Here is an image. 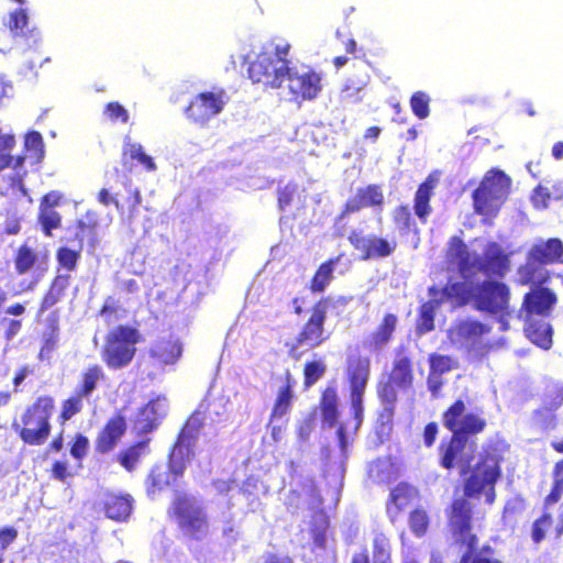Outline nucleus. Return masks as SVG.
Returning <instances> with one entry per match:
<instances>
[{"label": "nucleus", "mask_w": 563, "mask_h": 563, "mask_svg": "<svg viewBox=\"0 0 563 563\" xmlns=\"http://www.w3.org/2000/svg\"><path fill=\"white\" fill-rule=\"evenodd\" d=\"M553 518L548 510H543L542 515L532 523L531 538L536 544H539L545 538L547 530L552 526Z\"/></svg>", "instance_id": "680f3d73"}, {"label": "nucleus", "mask_w": 563, "mask_h": 563, "mask_svg": "<svg viewBox=\"0 0 563 563\" xmlns=\"http://www.w3.org/2000/svg\"><path fill=\"white\" fill-rule=\"evenodd\" d=\"M526 336L536 345L543 350L552 346V328L544 320H536L534 318H525Z\"/></svg>", "instance_id": "58836bf2"}, {"label": "nucleus", "mask_w": 563, "mask_h": 563, "mask_svg": "<svg viewBox=\"0 0 563 563\" xmlns=\"http://www.w3.org/2000/svg\"><path fill=\"white\" fill-rule=\"evenodd\" d=\"M562 493L563 481L554 479L550 493L544 498L543 510H548L549 506L556 504L561 499Z\"/></svg>", "instance_id": "69168bd1"}, {"label": "nucleus", "mask_w": 563, "mask_h": 563, "mask_svg": "<svg viewBox=\"0 0 563 563\" xmlns=\"http://www.w3.org/2000/svg\"><path fill=\"white\" fill-rule=\"evenodd\" d=\"M125 431L126 420L124 416L121 413L113 415L106 421L96 438V451L100 454L109 453L117 446Z\"/></svg>", "instance_id": "aec40b11"}, {"label": "nucleus", "mask_w": 563, "mask_h": 563, "mask_svg": "<svg viewBox=\"0 0 563 563\" xmlns=\"http://www.w3.org/2000/svg\"><path fill=\"white\" fill-rule=\"evenodd\" d=\"M205 426V418L198 410L194 411L180 428L168 453V465L178 475H184L187 465L195 457V446Z\"/></svg>", "instance_id": "9d476101"}, {"label": "nucleus", "mask_w": 563, "mask_h": 563, "mask_svg": "<svg viewBox=\"0 0 563 563\" xmlns=\"http://www.w3.org/2000/svg\"><path fill=\"white\" fill-rule=\"evenodd\" d=\"M71 284V275L68 273L56 272L52 278L46 291L41 298L36 316L40 317L44 312L51 310L60 302L65 297Z\"/></svg>", "instance_id": "bb28decb"}, {"label": "nucleus", "mask_w": 563, "mask_h": 563, "mask_svg": "<svg viewBox=\"0 0 563 563\" xmlns=\"http://www.w3.org/2000/svg\"><path fill=\"white\" fill-rule=\"evenodd\" d=\"M343 256L344 254L341 253L334 257H330L317 267L309 282V290L312 294H322L325 291L334 279V268Z\"/></svg>", "instance_id": "72a5a7b5"}, {"label": "nucleus", "mask_w": 563, "mask_h": 563, "mask_svg": "<svg viewBox=\"0 0 563 563\" xmlns=\"http://www.w3.org/2000/svg\"><path fill=\"white\" fill-rule=\"evenodd\" d=\"M430 102V96L421 90L413 92L409 100L412 113L420 120L427 119L429 117Z\"/></svg>", "instance_id": "6e6d98bb"}, {"label": "nucleus", "mask_w": 563, "mask_h": 563, "mask_svg": "<svg viewBox=\"0 0 563 563\" xmlns=\"http://www.w3.org/2000/svg\"><path fill=\"white\" fill-rule=\"evenodd\" d=\"M391 221L400 234L418 233V229L408 205H399L391 212Z\"/></svg>", "instance_id": "c03bdc74"}, {"label": "nucleus", "mask_w": 563, "mask_h": 563, "mask_svg": "<svg viewBox=\"0 0 563 563\" xmlns=\"http://www.w3.org/2000/svg\"><path fill=\"white\" fill-rule=\"evenodd\" d=\"M18 538V530L14 527L0 528V550L4 551Z\"/></svg>", "instance_id": "338daca9"}, {"label": "nucleus", "mask_w": 563, "mask_h": 563, "mask_svg": "<svg viewBox=\"0 0 563 563\" xmlns=\"http://www.w3.org/2000/svg\"><path fill=\"white\" fill-rule=\"evenodd\" d=\"M295 379L289 371L285 373V384L279 388L272 412L269 415V422L274 419L282 418L289 412L292 404L294 393L292 388Z\"/></svg>", "instance_id": "ea45409f"}, {"label": "nucleus", "mask_w": 563, "mask_h": 563, "mask_svg": "<svg viewBox=\"0 0 563 563\" xmlns=\"http://www.w3.org/2000/svg\"><path fill=\"white\" fill-rule=\"evenodd\" d=\"M169 515L181 532L190 539L200 540L208 533L209 522L206 511L188 496H177L173 500Z\"/></svg>", "instance_id": "ddd939ff"}, {"label": "nucleus", "mask_w": 563, "mask_h": 563, "mask_svg": "<svg viewBox=\"0 0 563 563\" xmlns=\"http://www.w3.org/2000/svg\"><path fill=\"white\" fill-rule=\"evenodd\" d=\"M528 253L544 266L563 263V243L558 238L533 244Z\"/></svg>", "instance_id": "7c9ffc66"}, {"label": "nucleus", "mask_w": 563, "mask_h": 563, "mask_svg": "<svg viewBox=\"0 0 563 563\" xmlns=\"http://www.w3.org/2000/svg\"><path fill=\"white\" fill-rule=\"evenodd\" d=\"M510 187L511 179L505 172L489 170L473 191L474 211L484 217H495L507 199Z\"/></svg>", "instance_id": "6e6552de"}, {"label": "nucleus", "mask_w": 563, "mask_h": 563, "mask_svg": "<svg viewBox=\"0 0 563 563\" xmlns=\"http://www.w3.org/2000/svg\"><path fill=\"white\" fill-rule=\"evenodd\" d=\"M150 442L151 439L146 438L130 444L117 454V461L128 472L134 471L140 460L150 454Z\"/></svg>", "instance_id": "4c0bfd02"}, {"label": "nucleus", "mask_w": 563, "mask_h": 563, "mask_svg": "<svg viewBox=\"0 0 563 563\" xmlns=\"http://www.w3.org/2000/svg\"><path fill=\"white\" fill-rule=\"evenodd\" d=\"M439 183L437 172L430 173L427 178L418 186L413 196V211L422 224L428 222L432 213L431 198Z\"/></svg>", "instance_id": "a878e982"}, {"label": "nucleus", "mask_w": 563, "mask_h": 563, "mask_svg": "<svg viewBox=\"0 0 563 563\" xmlns=\"http://www.w3.org/2000/svg\"><path fill=\"white\" fill-rule=\"evenodd\" d=\"M86 397L74 391L69 397L64 399L60 405V411L58 413V422L63 426L76 415L80 413L84 409V400Z\"/></svg>", "instance_id": "49530a36"}, {"label": "nucleus", "mask_w": 563, "mask_h": 563, "mask_svg": "<svg viewBox=\"0 0 563 563\" xmlns=\"http://www.w3.org/2000/svg\"><path fill=\"white\" fill-rule=\"evenodd\" d=\"M474 285L468 282L448 283L442 289L437 286L429 287L428 294L441 299V303L450 301L456 307H463L468 302L474 305Z\"/></svg>", "instance_id": "412c9836"}, {"label": "nucleus", "mask_w": 563, "mask_h": 563, "mask_svg": "<svg viewBox=\"0 0 563 563\" xmlns=\"http://www.w3.org/2000/svg\"><path fill=\"white\" fill-rule=\"evenodd\" d=\"M291 45L271 38L249 63L247 77L263 90L287 89L297 103L316 99L322 90V78L313 69L299 73L290 59Z\"/></svg>", "instance_id": "f257e3e1"}, {"label": "nucleus", "mask_w": 563, "mask_h": 563, "mask_svg": "<svg viewBox=\"0 0 563 563\" xmlns=\"http://www.w3.org/2000/svg\"><path fill=\"white\" fill-rule=\"evenodd\" d=\"M89 439L84 433H75L69 443L70 455L78 461V467H81V461L88 454L89 451Z\"/></svg>", "instance_id": "052dcab7"}, {"label": "nucleus", "mask_w": 563, "mask_h": 563, "mask_svg": "<svg viewBox=\"0 0 563 563\" xmlns=\"http://www.w3.org/2000/svg\"><path fill=\"white\" fill-rule=\"evenodd\" d=\"M501 462L503 455L497 448L484 449L472 466L470 474L464 478V494L460 498H465L472 504L470 498H478L484 494L485 501L488 505L494 504L496 499L495 486L503 474Z\"/></svg>", "instance_id": "423d86ee"}, {"label": "nucleus", "mask_w": 563, "mask_h": 563, "mask_svg": "<svg viewBox=\"0 0 563 563\" xmlns=\"http://www.w3.org/2000/svg\"><path fill=\"white\" fill-rule=\"evenodd\" d=\"M371 376V360L362 355H349L346 358L345 377L349 385L350 409L353 431L356 432L364 417V395Z\"/></svg>", "instance_id": "1a4fd4ad"}, {"label": "nucleus", "mask_w": 563, "mask_h": 563, "mask_svg": "<svg viewBox=\"0 0 563 563\" xmlns=\"http://www.w3.org/2000/svg\"><path fill=\"white\" fill-rule=\"evenodd\" d=\"M122 158L124 163L126 161H137L148 172L156 169L153 158L144 153L142 145L139 143L126 142L123 146Z\"/></svg>", "instance_id": "de8ad7c7"}, {"label": "nucleus", "mask_w": 563, "mask_h": 563, "mask_svg": "<svg viewBox=\"0 0 563 563\" xmlns=\"http://www.w3.org/2000/svg\"><path fill=\"white\" fill-rule=\"evenodd\" d=\"M38 223L46 236L53 235V230L60 228L62 217L52 208L43 207L38 210Z\"/></svg>", "instance_id": "5fc2aeb1"}, {"label": "nucleus", "mask_w": 563, "mask_h": 563, "mask_svg": "<svg viewBox=\"0 0 563 563\" xmlns=\"http://www.w3.org/2000/svg\"><path fill=\"white\" fill-rule=\"evenodd\" d=\"M550 279L545 266L527 253L526 261L517 268V283L520 285L542 286Z\"/></svg>", "instance_id": "c85d7f7f"}, {"label": "nucleus", "mask_w": 563, "mask_h": 563, "mask_svg": "<svg viewBox=\"0 0 563 563\" xmlns=\"http://www.w3.org/2000/svg\"><path fill=\"white\" fill-rule=\"evenodd\" d=\"M228 101L229 97L223 88H213L197 93L185 108V113L192 123L203 126L223 111Z\"/></svg>", "instance_id": "4468645a"}, {"label": "nucleus", "mask_w": 563, "mask_h": 563, "mask_svg": "<svg viewBox=\"0 0 563 563\" xmlns=\"http://www.w3.org/2000/svg\"><path fill=\"white\" fill-rule=\"evenodd\" d=\"M24 151L30 153V157L35 164H40L45 156L44 141L42 134L37 131H30L24 136Z\"/></svg>", "instance_id": "8fccbe9b"}, {"label": "nucleus", "mask_w": 563, "mask_h": 563, "mask_svg": "<svg viewBox=\"0 0 563 563\" xmlns=\"http://www.w3.org/2000/svg\"><path fill=\"white\" fill-rule=\"evenodd\" d=\"M398 385L386 379L377 384V397L383 405L384 412L387 417H393L396 410V404L398 400Z\"/></svg>", "instance_id": "37998d69"}, {"label": "nucleus", "mask_w": 563, "mask_h": 563, "mask_svg": "<svg viewBox=\"0 0 563 563\" xmlns=\"http://www.w3.org/2000/svg\"><path fill=\"white\" fill-rule=\"evenodd\" d=\"M183 475L174 472L173 467L164 465H154L146 478L148 493L162 492L168 487L175 486Z\"/></svg>", "instance_id": "c9c22d12"}, {"label": "nucleus", "mask_w": 563, "mask_h": 563, "mask_svg": "<svg viewBox=\"0 0 563 563\" xmlns=\"http://www.w3.org/2000/svg\"><path fill=\"white\" fill-rule=\"evenodd\" d=\"M409 527L411 532L417 537H422L427 533L429 528L430 518L428 512L422 508L413 509L409 515Z\"/></svg>", "instance_id": "4d7b16f0"}, {"label": "nucleus", "mask_w": 563, "mask_h": 563, "mask_svg": "<svg viewBox=\"0 0 563 563\" xmlns=\"http://www.w3.org/2000/svg\"><path fill=\"white\" fill-rule=\"evenodd\" d=\"M441 305V299L431 297L419 307L416 322V331L418 334H426L434 330L435 313Z\"/></svg>", "instance_id": "a19ab883"}, {"label": "nucleus", "mask_w": 563, "mask_h": 563, "mask_svg": "<svg viewBox=\"0 0 563 563\" xmlns=\"http://www.w3.org/2000/svg\"><path fill=\"white\" fill-rule=\"evenodd\" d=\"M319 410L321 413L322 422L329 427L336 428V438L339 448L342 453L347 450V433L346 427L343 423H339L340 418V397L335 386H327L320 395Z\"/></svg>", "instance_id": "dca6fc26"}, {"label": "nucleus", "mask_w": 563, "mask_h": 563, "mask_svg": "<svg viewBox=\"0 0 563 563\" xmlns=\"http://www.w3.org/2000/svg\"><path fill=\"white\" fill-rule=\"evenodd\" d=\"M398 325V317L393 312L383 316L377 327L364 340L363 346L372 353L383 351L394 339Z\"/></svg>", "instance_id": "5701e85b"}, {"label": "nucleus", "mask_w": 563, "mask_h": 563, "mask_svg": "<svg viewBox=\"0 0 563 563\" xmlns=\"http://www.w3.org/2000/svg\"><path fill=\"white\" fill-rule=\"evenodd\" d=\"M490 332L492 325L488 323L466 318L453 323L449 330V338L474 357L483 358L488 355L494 345L492 342L485 341V336Z\"/></svg>", "instance_id": "9b49d317"}, {"label": "nucleus", "mask_w": 563, "mask_h": 563, "mask_svg": "<svg viewBox=\"0 0 563 563\" xmlns=\"http://www.w3.org/2000/svg\"><path fill=\"white\" fill-rule=\"evenodd\" d=\"M40 262L38 253L27 243H22L13 256L14 269L18 275H25L34 269Z\"/></svg>", "instance_id": "79ce46f5"}, {"label": "nucleus", "mask_w": 563, "mask_h": 563, "mask_svg": "<svg viewBox=\"0 0 563 563\" xmlns=\"http://www.w3.org/2000/svg\"><path fill=\"white\" fill-rule=\"evenodd\" d=\"M384 192L379 185L369 184L356 190L355 196L349 198L344 203L339 220H343L352 213H356L365 208L382 209L384 206Z\"/></svg>", "instance_id": "a211bd4d"}, {"label": "nucleus", "mask_w": 563, "mask_h": 563, "mask_svg": "<svg viewBox=\"0 0 563 563\" xmlns=\"http://www.w3.org/2000/svg\"><path fill=\"white\" fill-rule=\"evenodd\" d=\"M115 173L118 176L122 178V184L126 188L128 197L125 199V202H122L120 200L119 194L112 195L107 188H102L98 192V201L106 207L113 205L119 211H122L124 209V205L126 203L129 212L134 213L141 203L140 190L133 188L131 185V180L126 176L120 175L119 169H115Z\"/></svg>", "instance_id": "cd10ccee"}, {"label": "nucleus", "mask_w": 563, "mask_h": 563, "mask_svg": "<svg viewBox=\"0 0 563 563\" xmlns=\"http://www.w3.org/2000/svg\"><path fill=\"white\" fill-rule=\"evenodd\" d=\"M56 262H57V271L63 273L75 272L78 267L79 261L81 258V247L78 250H73L68 246H60L56 250Z\"/></svg>", "instance_id": "a18cd8bd"}, {"label": "nucleus", "mask_w": 563, "mask_h": 563, "mask_svg": "<svg viewBox=\"0 0 563 563\" xmlns=\"http://www.w3.org/2000/svg\"><path fill=\"white\" fill-rule=\"evenodd\" d=\"M54 411V397L38 396L24 408L18 419L12 421V429L23 444L42 446L51 437Z\"/></svg>", "instance_id": "20e7f679"}, {"label": "nucleus", "mask_w": 563, "mask_h": 563, "mask_svg": "<svg viewBox=\"0 0 563 563\" xmlns=\"http://www.w3.org/2000/svg\"><path fill=\"white\" fill-rule=\"evenodd\" d=\"M165 402L166 398L158 396L151 399L140 409L135 420V428L139 433H150L159 426L162 419L166 415Z\"/></svg>", "instance_id": "393cba45"}, {"label": "nucleus", "mask_w": 563, "mask_h": 563, "mask_svg": "<svg viewBox=\"0 0 563 563\" xmlns=\"http://www.w3.org/2000/svg\"><path fill=\"white\" fill-rule=\"evenodd\" d=\"M183 354V344L174 336L157 340L148 350V356L154 365L164 368L178 362Z\"/></svg>", "instance_id": "b1692460"}, {"label": "nucleus", "mask_w": 563, "mask_h": 563, "mask_svg": "<svg viewBox=\"0 0 563 563\" xmlns=\"http://www.w3.org/2000/svg\"><path fill=\"white\" fill-rule=\"evenodd\" d=\"M510 254L497 242H488L482 256L475 261L474 273L492 278H503L510 271Z\"/></svg>", "instance_id": "f3484780"}, {"label": "nucleus", "mask_w": 563, "mask_h": 563, "mask_svg": "<svg viewBox=\"0 0 563 563\" xmlns=\"http://www.w3.org/2000/svg\"><path fill=\"white\" fill-rule=\"evenodd\" d=\"M106 380V373L99 364L88 365L79 376V382L75 391L79 393L89 400L99 385Z\"/></svg>", "instance_id": "e433bc0d"}, {"label": "nucleus", "mask_w": 563, "mask_h": 563, "mask_svg": "<svg viewBox=\"0 0 563 563\" xmlns=\"http://www.w3.org/2000/svg\"><path fill=\"white\" fill-rule=\"evenodd\" d=\"M325 372L327 365L322 358L306 362L302 368L305 388L313 386L324 376Z\"/></svg>", "instance_id": "3c124183"}, {"label": "nucleus", "mask_w": 563, "mask_h": 563, "mask_svg": "<svg viewBox=\"0 0 563 563\" xmlns=\"http://www.w3.org/2000/svg\"><path fill=\"white\" fill-rule=\"evenodd\" d=\"M16 146V137L13 133H4L0 130V174L7 168L15 172H27L24 168L26 155H12V151Z\"/></svg>", "instance_id": "c756f323"}, {"label": "nucleus", "mask_w": 563, "mask_h": 563, "mask_svg": "<svg viewBox=\"0 0 563 563\" xmlns=\"http://www.w3.org/2000/svg\"><path fill=\"white\" fill-rule=\"evenodd\" d=\"M48 473L51 479L69 485L77 475V470L70 465L67 459L63 457L53 461Z\"/></svg>", "instance_id": "09e8293b"}, {"label": "nucleus", "mask_w": 563, "mask_h": 563, "mask_svg": "<svg viewBox=\"0 0 563 563\" xmlns=\"http://www.w3.org/2000/svg\"><path fill=\"white\" fill-rule=\"evenodd\" d=\"M556 301V295L550 288L538 286L523 296L520 310L525 313V318L547 317Z\"/></svg>", "instance_id": "6ab92c4d"}, {"label": "nucleus", "mask_w": 563, "mask_h": 563, "mask_svg": "<svg viewBox=\"0 0 563 563\" xmlns=\"http://www.w3.org/2000/svg\"><path fill=\"white\" fill-rule=\"evenodd\" d=\"M142 341L140 331L129 324H119L104 336L100 356L111 371L128 367L136 355V345Z\"/></svg>", "instance_id": "0eeeda50"}, {"label": "nucleus", "mask_w": 563, "mask_h": 563, "mask_svg": "<svg viewBox=\"0 0 563 563\" xmlns=\"http://www.w3.org/2000/svg\"><path fill=\"white\" fill-rule=\"evenodd\" d=\"M373 556L376 563H390L389 542L382 533L373 540Z\"/></svg>", "instance_id": "e2e57ef3"}, {"label": "nucleus", "mask_w": 563, "mask_h": 563, "mask_svg": "<svg viewBox=\"0 0 563 563\" xmlns=\"http://www.w3.org/2000/svg\"><path fill=\"white\" fill-rule=\"evenodd\" d=\"M103 117L111 123L126 124L130 120L129 111L118 101H110L104 106Z\"/></svg>", "instance_id": "bf43d9fd"}, {"label": "nucleus", "mask_w": 563, "mask_h": 563, "mask_svg": "<svg viewBox=\"0 0 563 563\" xmlns=\"http://www.w3.org/2000/svg\"><path fill=\"white\" fill-rule=\"evenodd\" d=\"M441 421L451 435L438 446L440 467L445 471L459 468L461 475L470 474L475 449L472 442L467 452L468 442L486 429V419L482 413L467 412L465 401L459 398L442 412Z\"/></svg>", "instance_id": "f03ea898"}, {"label": "nucleus", "mask_w": 563, "mask_h": 563, "mask_svg": "<svg viewBox=\"0 0 563 563\" xmlns=\"http://www.w3.org/2000/svg\"><path fill=\"white\" fill-rule=\"evenodd\" d=\"M439 427L437 422H429L426 424L423 429V443L427 448H431L438 437Z\"/></svg>", "instance_id": "774afa93"}, {"label": "nucleus", "mask_w": 563, "mask_h": 563, "mask_svg": "<svg viewBox=\"0 0 563 563\" xmlns=\"http://www.w3.org/2000/svg\"><path fill=\"white\" fill-rule=\"evenodd\" d=\"M298 195V185L295 181H289L283 187L277 188V206L279 210H285L289 207L295 197Z\"/></svg>", "instance_id": "0e129e2a"}, {"label": "nucleus", "mask_w": 563, "mask_h": 563, "mask_svg": "<svg viewBox=\"0 0 563 563\" xmlns=\"http://www.w3.org/2000/svg\"><path fill=\"white\" fill-rule=\"evenodd\" d=\"M444 260L449 266L456 267L463 277L474 274L475 261L472 260L467 245L459 235L449 239Z\"/></svg>", "instance_id": "4be33fe9"}, {"label": "nucleus", "mask_w": 563, "mask_h": 563, "mask_svg": "<svg viewBox=\"0 0 563 563\" xmlns=\"http://www.w3.org/2000/svg\"><path fill=\"white\" fill-rule=\"evenodd\" d=\"M416 494V489L408 483H399L396 485L389 495V501L395 505L398 510L405 508Z\"/></svg>", "instance_id": "864d4df0"}, {"label": "nucleus", "mask_w": 563, "mask_h": 563, "mask_svg": "<svg viewBox=\"0 0 563 563\" xmlns=\"http://www.w3.org/2000/svg\"><path fill=\"white\" fill-rule=\"evenodd\" d=\"M347 241L360 253L362 261H378L390 257L398 246L395 239L377 234L364 235L361 230H352L347 235Z\"/></svg>", "instance_id": "2eb2a0df"}, {"label": "nucleus", "mask_w": 563, "mask_h": 563, "mask_svg": "<svg viewBox=\"0 0 563 563\" xmlns=\"http://www.w3.org/2000/svg\"><path fill=\"white\" fill-rule=\"evenodd\" d=\"M510 287L500 280L487 278L474 285L473 307L484 313L507 317L510 314Z\"/></svg>", "instance_id": "f8f14e48"}, {"label": "nucleus", "mask_w": 563, "mask_h": 563, "mask_svg": "<svg viewBox=\"0 0 563 563\" xmlns=\"http://www.w3.org/2000/svg\"><path fill=\"white\" fill-rule=\"evenodd\" d=\"M387 379L398 385L399 389L411 388L415 379L412 358L409 355H398Z\"/></svg>", "instance_id": "f704fd0d"}, {"label": "nucleus", "mask_w": 563, "mask_h": 563, "mask_svg": "<svg viewBox=\"0 0 563 563\" xmlns=\"http://www.w3.org/2000/svg\"><path fill=\"white\" fill-rule=\"evenodd\" d=\"M9 30L15 35H27L35 32V27L29 26V15L25 9H15L9 14Z\"/></svg>", "instance_id": "603ef678"}, {"label": "nucleus", "mask_w": 563, "mask_h": 563, "mask_svg": "<svg viewBox=\"0 0 563 563\" xmlns=\"http://www.w3.org/2000/svg\"><path fill=\"white\" fill-rule=\"evenodd\" d=\"M132 510L133 498L128 494H109L103 501V511L107 518L117 522L126 521Z\"/></svg>", "instance_id": "2f4dec72"}, {"label": "nucleus", "mask_w": 563, "mask_h": 563, "mask_svg": "<svg viewBox=\"0 0 563 563\" xmlns=\"http://www.w3.org/2000/svg\"><path fill=\"white\" fill-rule=\"evenodd\" d=\"M445 518L452 545L464 550L460 563H505L495 547L489 543L478 547L473 504L465 498H454L445 509Z\"/></svg>", "instance_id": "7ed1b4c3"}, {"label": "nucleus", "mask_w": 563, "mask_h": 563, "mask_svg": "<svg viewBox=\"0 0 563 563\" xmlns=\"http://www.w3.org/2000/svg\"><path fill=\"white\" fill-rule=\"evenodd\" d=\"M429 365L430 372H432V374L441 376L456 367L457 364L455 360L450 355L432 353L429 355Z\"/></svg>", "instance_id": "13d9d810"}, {"label": "nucleus", "mask_w": 563, "mask_h": 563, "mask_svg": "<svg viewBox=\"0 0 563 563\" xmlns=\"http://www.w3.org/2000/svg\"><path fill=\"white\" fill-rule=\"evenodd\" d=\"M59 343V310L55 309L46 318V328L42 333V344L38 352V358H49L51 354L57 349Z\"/></svg>", "instance_id": "473e14b6"}, {"label": "nucleus", "mask_w": 563, "mask_h": 563, "mask_svg": "<svg viewBox=\"0 0 563 563\" xmlns=\"http://www.w3.org/2000/svg\"><path fill=\"white\" fill-rule=\"evenodd\" d=\"M352 300L351 297L339 296L335 300L330 297H321L317 300L311 309L310 316L301 325L295 340L288 344V354L291 358L298 361L305 351H312L321 346L328 339L329 334L325 331V321L328 318V309L330 307H346Z\"/></svg>", "instance_id": "39448f33"}]
</instances>
